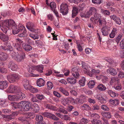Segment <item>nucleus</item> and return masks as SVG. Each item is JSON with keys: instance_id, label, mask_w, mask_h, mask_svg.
Returning a JSON list of instances; mask_svg holds the SVG:
<instances>
[{"instance_id": "nucleus-1", "label": "nucleus", "mask_w": 124, "mask_h": 124, "mask_svg": "<svg viewBox=\"0 0 124 124\" xmlns=\"http://www.w3.org/2000/svg\"><path fill=\"white\" fill-rule=\"evenodd\" d=\"M96 11L97 10L96 8L94 7H91L89 11L87 12L89 17L93 13H95L94 17H92L90 18L91 21L94 24H98L99 23L100 25L105 24L106 23V18L103 17L99 14L96 13Z\"/></svg>"}, {"instance_id": "nucleus-2", "label": "nucleus", "mask_w": 124, "mask_h": 124, "mask_svg": "<svg viewBox=\"0 0 124 124\" xmlns=\"http://www.w3.org/2000/svg\"><path fill=\"white\" fill-rule=\"evenodd\" d=\"M11 105L13 109L20 108L24 111H28L31 108V103L28 101H22L19 103L14 102L11 103Z\"/></svg>"}, {"instance_id": "nucleus-3", "label": "nucleus", "mask_w": 124, "mask_h": 124, "mask_svg": "<svg viewBox=\"0 0 124 124\" xmlns=\"http://www.w3.org/2000/svg\"><path fill=\"white\" fill-rule=\"evenodd\" d=\"M12 24H15V23L13 20L11 19L5 20L2 22L0 24L1 29L4 33H6L9 27H11Z\"/></svg>"}, {"instance_id": "nucleus-4", "label": "nucleus", "mask_w": 124, "mask_h": 124, "mask_svg": "<svg viewBox=\"0 0 124 124\" xmlns=\"http://www.w3.org/2000/svg\"><path fill=\"white\" fill-rule=\"evenodd\" d=\"M16 95H8V99L10 101H17L19 99L25 98L24 94L22 92H20L16 93Z\"/></svg>"}, {"instance_id": "nucleus-5", "label": "nucleus", "mask_w": 124, "mask_h": 124, "mask_svg": "<svg viewBox=\"0 0 124 124\" xmlns=\"http://www.w3.org/2000/svg\"><path fill=\"white\" fill-rule=\"evenodd\" d=\"M20 76L17 74H13L7 76V79L10 83H14L19 79Z\"/></svg>"}, {"instance_id": "nucleus-6", "label": "nucleus", "mask_w": 124, "mask_h": 124, "mask_svg": "<svg viewBox=\"0 0 124 124\" xmlns=\"http://www.w3.org/2000/svg\"><path fill=\"white\" fill-rule=\"evenodd\" d=\"M7 91L9 93H18L21 91L20 88L17 86H14L11 85L7 89Z\"/></svg>"}, {"instance_id": "nucleus-7", "label": "nucleus", "mask_w": 124, "mask_h": 124, "mask_svg": "<svg viewBox=\"0 0 124 124\" xmlns=\"http://www.w3.org/2000/svg\"><path fill=\"white\" fill-rule=\"evenodd\" d=\"M11 55L13 57L18 61H22L25 57V54L23 53L19 54L17 53L16 54L14 52Z\"/></svg>"}, {"instance_id": "nucleus-8", "label": "nucleus", "mask_w": 124, "mask_h": 124, "mask_svg": "<svg viewBox=\"0 0 124 124\" xmlns=\"http://www.w3.org/2000/svg\"><path fill=\"white\" fill-rule=\"evenodd\" d=\"M68 6L65 3H62L61 5L60 12L63 15L67 14L68 11Z\"/></svg>"}, {"instance_id": "nucleus-9", "label": "nucleus", "mask_w": 124, "mask_h": 124, "mask_svg": "<svg viewBox=\"0 0 124 124\" xmlns=\"http://www.w3.org/2000/svg\"><path fill=\"white\" fill-rule=\"evenodd\" d=\"M15 41L17 43V44L13 42V46L18 51H21L22 48L20 44L22 43L23 41L21 40L18 38L16 39Z\"/></svg>"}, {"instance_id": "nucleus-10", "label": "nucleus", "mask_w": 124, "mask_h": 124, "mask_svg": "<svg viewBox=\"0 0 124 124\" xmlns=\"http://www.w3.org/2000/svg\"><path fill=\"white\" fill-rule=\"evenodd\" d=\"M82 67L84 69V71L86 72V74L88 75L90 77H92V74L90 72V68L89 66L84 62H82Z\"/></svg>"}, {"instance_id": "nucleus-11", "label": "nucleus", "mask_w": 124, "mask_h": 124, "mask_svg": "<svg viewBox=\"0 0 124 124\" xmlns=\"http://www.w3.org/2000/svg\"><path fill=\"white\" fill-rule=\"evenodd\" d=\"M44 116L50 118L54 120L58 121L59 119L57 117L54 115L49 112H44L42 114Z\"/></svg>"}, {"instance_id": "nucleus-12", "label": "nucleus", "mask_w": 124, "mask_h": 124, "mask_svg": "<svg viewBox=\"0 0 124 124\" xmlns=\"http://www.w3.org/2000/svg\"><path fill=\"white\" fill-rule=\"evenodd\" d=\"M18 27L20 31H22V33L18 34L19 36L21 37H24L26 32L25 27L22 25L19 24Z\"/></svg>"}, {"instance_id": "nucleus-13", "label": "nucleus", "mask_w": 124, "mask_h": 124, "mask_svg": "<svg viewBox=\"0 0 124 124\" xmlns=\"http://www.w3.org/2000/svg\"><path fill=\"white\" fill-rule=\"evenodd\" d=\"M2 49L5 50H9L10 51L13 50V48L10 43L8 42H5L3 46H1Z\"/></svg>"}, {"instance_id": "nucleus-14", "label": "nucleus", "mask_w": 124, "mask_h": 124, "mask_svg": "<svg viewBox=\"0 0 124 124\" xmlns=\"http://www.w3.org/2000/svg\"><path fill=\"white\" fill-rule=\"evenodd\" d=\"M110 30V28L109 27L105 26L103 27L102 29V35L104 36L107 35Z\"/></svg>"}, {"instance_id": "nucleus-15", "label": "nucleus", "mask_w": 124, "mask_h": 124, "mask_svg": "<svg viewBox=\"0 0 124 124\" xmlns=\"http://www.w3.org/2000/svg\"><path fill=\"white\" fill-rule=\"evenodd\" d=\"M71 72L73 76L76 78H79V75L78 72V70L75 67L72 68L71 70Z\"/></svg>"}, {"instance_id": "nucleus-16", "label": "nucleus", "mask_w": 124, "mask_h": 124, "mask_svg": "<svg viewBox=\"0 0 124 124\" xmlns=\"http://www.w3.org/2000/svg\"><path fill=\"white\" fill-rule=\"evenodd\" d=\"M8 82L6 81H0V89H4L7 87L8 86Z\"/></svg>"}, {"instance_id": "nucleus-17", "label": "nucleus", "mask_w": 124, "mask_h": 124, "mask_svg": "<svg viewBox=\"0 0 124 124\" xmlns=\"http://www.w3.org/2000/svg\"><path fill=\"white\" fill-rule=\"evenodd\" d=\"M8 55L5 53L0 52V61H5L8 58Z\"/></svg>"}, {"instance_id": "nucleus-18", "label": "nucleus", "mask_w": 124, "mask_h": 124, "mask_svg": "<svg viewBox=\"0 0 124 124\" xmlns=\"http://www.w3.org/2000/svg\"><path fill=\"white\" fill-rule=\"evenodd\" d=\"M96 78L98 80L101 79V81L103 83H106L108 80V78L107 77L103 75H101L99 76H96Z\"/></svg>"}, {"instance_id": "nucleus-19", "label": "nucleus", "mask_w": 124, "mask_h": 124, "mask_svg": "<svg viewBox=\"0 0 124 124\" xmlns=\"http://www.w3.org/2000/svg\"><path fill=\"white\" fill-rule=\"evenodd\" d=\"M15 25L12 24L11 27L13 33L14 34H16L18 33L20 31V30L18 27H17L15 23Z\"/></svg>"}, {"instance_id": "nucleus-20", "label": "nucleus", "mask_w": 124, "mask_h": 124, "mask_svg": "<svg viewBox=\"0 0 124 124\" xmlns=\"http://www.w3.org/2000/svg\"><path fill=\"white\" fill-rule=\"evenodd\" d=\"M107 72L109 74L113 76L116 75L117 74L116 70L111 68H110L107 69Z\"/></svg>"}, {"instance_id": "nucleus-21", "label": "nucleus", "mask_w": 124, "mask_h": 124, "mask_svg": "<svg viewBox=\"0 0 124 124\" xmlns=\"http://www.w3.org/2000/svg\"><path fill=\"white\" fill-rule=\"evenodd\" d=\"M8 66V67L13 71H16L18 68L17 65L12 62H9Z\"/></svg>"}, {"instance_id": "nucleus-22", "label": "nucleus", "mask_w": 124, "mask_h": 124, "mask_svg": "<svg viewBox=\"0 0 124 124\" xmlns=\"http://www.w3.org/2000/svg\"><path fill=\"white\" fill-rule=\"evenodd\" d=\"M46 4L48 5L50 4V6L52 10H54L56 8V4L53 2H51L50 0H46Z\"/></svg>"}, {"instance_id": "nucleus-23", "label": "nucleus", "mask_w": 124, "mask_h": 124, "mask_svg": "<svg viewBox=\"0 0 124 124\" xmlns=\"http://www.w3.org/2000/svg\"><path fill=\"white\" fill-rule=\"evenodd\" d=\"M45 84V81L42 78H40L37 81V85L39 87H41L44 86V85Z\"/></svg>"}, {"instance_id": "nucleus-24", "label": "nucleus", "mask_w": 124, "mask_h": 124, "mask_svg": "<svg viewBox=\"0 0 124 124\" xmlns=\"http://www.w3.org/2000/svg\"><path fill=\"white\" fill-rule=\"evenodd\" d=\"M34 69H35V67L33 66H29L28 70L29 72L31 74L30 75V76L33 77L38 76V75H35L33 73V72L34 71Z\"/></svg>"}, {"instance_id": "nucleus-25", "label": "nucleus", "mask_w": 124, "mask_h": 124, "mask_svg": "<svg viewBox=\"0 0 124 124\" xmlns=\"http://www.w3.org/2000/svg\"><path fill=\"white\" fill-rule=\"evenodd\" d=\"M34 24L32 22H28L26 25V27L30 31H34L35 29L33 27Z\"/></svg>"}, {"instance_id": "nucleus-26", "label": "nucleus", "mask_w": 124, "mask_h": 124, "mask_svg": "<svg viewBox=\"0 0 124 124\" xmlns=\"http://www.w3.org/2000/svg\"><path fill=\"white\" fill-rule=\"evenodd\" d=\"M23 84L25 89L27 90L31 86L30 85V82L26 79H24L23 81Z\"/></svg>"}, {"instance_id": "nucleus-27", "label": "nucleus", "mask_w": 124, "mask_h": 124, "mask_svg": "<svg viewBox=\"0 0 124 124\" xmlns=\"http://www.w3.org/2000/svg\"><path fill=\"white\" fill-rule=\"evenodd\" d=\"M101 114L103 117L107 118L110 119L112 116L111 113L109 112L103 111L101 112Z\"/></svg>"}, {"instance_id": "nucleus-28", "label": "nucleus", "mask_w": 124, "mask_h": 124, "mask_svg": "<svg viewBox=\"0 0 124 124\" xmlns=\"http://www.w3.org/2000/svg\"><path fill=\"white\" fill-rule=\"evenodd\" d=\"M71 102L73 105H78L82 103V102L79 98H77L75 99L72 98L71 100Z\"/></svg>"}, {"instance_id": "nucleus-29", "label": "nucleus", "mask_w": 124, "mask_h": 124, "mask_svg": "<svg viewBox=\"0 0 124 124\" xmlns=\"http://www.w3.org/2000/svg\"><path fill=\"white\" fill-rule=\"evenodd\" d=\"M22 46L23 49L26 51H30L32 49L31 46L28 44H23Z\"/></svg>"}, {"instance_id": "nucleus-30", "label": "nucleus", "mask_w": 124, "mask_h": 124, "mask_svg": "<svg viewBox=\"0 0 124 124\" xmlns=\"http://www.w3.org/2000/svg\"><path fill=\"white\" fill-rule=\"evenodd\" d=\"M67 80L68 83L71 85L75 84L77 81L76 79L72 77L67 78Z\"/></svg>"}, {"instance_id": "nucleus-31", "label": "nucleus", "mask_w": 124, "mask_h": 124, "mask_svg": "<svg viewBox=\"0 0 124 124\" xmlns=\"http://www.w3.org/2000/svg\"><path fill=\"white\" fill-rule=\"evenodd\" d=\"M117 33L116 28H114L113 29L111 32L109 34V37L111 38L114 37Z\"/></svg>"}, {"instance_id": "nucleus-32", "label": "nucleus", "mask_w": 124, "mask_h": 124, "mask_svg": "<svg viewBox=\"0 0 124 124\" xmlns=\"http://www.w3.org/2000/svg\"><path fill=\"white\" fill-rule=\"evenodd\" d=\"M35 69L39 73H41L43 72V67L42 65H39L35 66Z\"/></svg>"}, {"instance_id": "nucleus-33", "label": "nucleus", "mask_w": 124, "mask_h": 124, "mask_svg": "<svg viewBox=\"0 0 124 124\" xmlns=\"http://www.w3.org/2000/svg\"><path fill=\"white\" fill-rule=\"evenodd\" d=\"M19 120L22 122L25 121L26 124H30V122L26 116H24L22 117H20L19 118Z\"/></svg>"}, {"instance_id": "nucleus-34", "label": "nucleus", "mask_w": 124, "mask_h": 124, "mask_svg": "<svg viewBox=\"0 0 124 124\" xmlns=\"http://www.w3.org/2000/svg\"><path fill=\"white\" fill-rule=\"evenodd\" d=\"M45 106L46 108L48 109L54 111L57 110V108L56 107L52 106L51 104H46L45 105Z\"/></svg>"}, {"instance_id": "nucleus-35", "label": "nucleus", "mask_w": 124, "mask_h": 124, "mask_svg": "<svg viewBox=\"0 0 124 124\" xmlns=\"http://www.w3.org/2000/svg\"><path fill=\"white\" fill-rule=\"evenodd\" d=\"M78 10L77 8L75 7L73 8L72 10V17H75L78 13Z\"/></svg>"}, {"instance_id": "nucleus-36", "label": "nucleus", "mask_w": 124, "mask_h": 124, "mask_svg": "<svg viewBox=\"0 0 124 124\" xmlns=\"http://www.w3.org/2000/svg\"><path fill=\"white\" fill-rule=\"evenodd\" d=\"M97 88L98 90L101 91H105L106 89V86L102 84H99L97 86Z\"/></svg>"}, {"instance_id": "nucleus-37", "label": "nucleus", "mask_w": 124, "mask_h": 124, "mask_svg": "<svg viewBox=\"0 0 124 124\" xmlns=\"http://www.w3.org/2000/svg\"><path fill=\"white\" fill-rule=\"evenodd\" d=\"M32 108L35 112L36 113L39 111L40 109L38 105L35 103H34L32 105Z\"/></svg>"}, {"instance_id": "nucleus-38", "label": "nucleus", "mask_w": 124, "mask_h": 124, "mask_svg": "<svg viewBox=\"0 0 124 124\" xmlns=\"http://www.w3.org/2000/svg\"><path fill=\"white\" fill-rule=\"evenodd\" d=\"M86 79L84 77H83L78 81L80 85L82 86H84L85 85Z\"/></svg>"}, {"instance_id": "nucleus-39", "label": "nucleus", "mask_w": 124, "mask_h": 124, "mask_svg": "<svg viewBox=\"0 0 124 124\" xmlns=\"http://www.w3.org/2000/svg\"><path fill=\"white\" fill-rule=\"evenodd\" d=\"M95 84V82L94 80L90 81L88 84V87L90 88H93Z\"/></svg>"}, {"instance_id": "nucleus-40", "label": "nucleus", "mask_w": 124, "mask_h": 124, "mask_svg": "<svg viewBox=\"0 0 124 124\" xmlns=\"http://www.w3.org/2000/svg\"><path fill=\"white\" fill-rule=\"evenodd\" d=\"M109 102L111 104L114 106H116L118 104V101L117 99H110L109 100Z\"/></svg>"}, {"instance_id": "nucleus-41", "label": "nucleus", "mask_w": 124, "mask_h": 124, "mask_svg": "<svg viewBox=\"0 0 124 124\" xmlns=\"http://www.w3.org/2000/svg\"><path fill=\"white\" fill-rule=\"evenodd\" d=\"M36 119L38 122H42L43 120V117L41 115H36Z\"/></svg>"}, {"instance_id": "nucleus-42", "label": "nucleus", "mask_w": 124, "mask_h": 124, "mask_svg": "<svg viewBox=\"0 0 124 124\" xmlns=\"http://www.w3.org/2000/svg\"><path fill=\"white\" fill-rule=\"evenodd\" d=\"M107 92L109 95L112 97H115L118 95V94H116L114 92L111 90H109L107 91Z\"/></svg>"}, {"instance_id": "nucleus-43", "label": "nucleus", "mask_w": 124, "mask_h": 124, "mask_svg": "<svg viewBox=\"0 0 124 124\" xmlns=\"http://www.w3.org/2000/svg\"><path fill=\"white\" fill-rule=\"evenodd\" d=\"M94 97L100 101H106L105 99L102 97V95L101 94L96 95L94 96Z\"/></svg>"}, {"instance_id": "nucleus-44", "label": "nucleus", "mask_w": 124, "mask_h": 124, "mask_svg": "<svg viewBox=\"0 0 124 124\" xmlns=\"http://www.w3.org/2000/svg\"><path fill=\"white\" fill-rule=\"evenodd\" d=\"M28 90H29L32 93H37L39 92V90L38 89L34 88L31 86Z\"/></svg>"}, {"instance_id": "nucleus-45", "label": "nucleus", "mask_w": 124, "mask_h": 124, "mask_svg": "<svg viewBox=\"0 0 124 124\" xmlns=\"http://www.w3.org/2000/svg\"><path fill=\"white\" fill-rule=\"evenodd\" d=\"M2 116L3 118L7 119L8 120H10L13 119V116L12 115H1Z\"/></svg>"}, {"instance_id": "nucleus-46", "label": "nucleus", "mask_w": 124, "mask_h": 124, "mask_svg": "<svg viewBox=\"0 0 124 124\" xmlns=\"http://www.w3.org/2000/svg\"><path fill=\"white\" fill-rule=\"evenodd\" d=\"M101 108L104 111H108L109 109L107 106L105 105H102L101 106Z\"/></svg>"}, {"instance_id": "nucleus-47", "label": "nucleus", "mask_w": 124, "mask_h": 124, "mask_svg": "<svg viewBox=\"0 0 124 124\" xmlns=\"http://www.w3.org/2000/svg\"><path fill=\"white\" fill-rule=\"evenodd\" d=\"M105 60L108 62L109 63L112 65L114 64V61L111 59L109 58H105Z\"/></svg>"}, {"instance_id": "nucleus-48", "label": "nucleus", "mask_w": 124, "mask_h": 124, "mask_svg": "<svg viewBox=\"0 0 124 124\" xmlns=\"http://www.w3.org/2000/svg\"><path fill=\"white\" fill-rule=\"evenodd\" d=\"M47 88L49 89H51L53 87V83L50 81H48L47 83Z\"/></svg>"}, {"instance_id": "nucleus-49", "label": "nucleus", "mask_w": 124, "mask_h": 124, "mask_svg": "<svg viewBox=\"0 0 124 124\" xmlns=\"http://www.w3.org/2000/svg\"><path fill=\"white\" fill-rule=\"evenodd\" d=\"M57 110H56V111H58L60 112H62L64 114H67L68 113L67 111L63 109H62L61 108H57Z\"/></svg>"}, {"instance_id": "nucleus-50", "label": "nucleus", "mask_w": 124, "mask_h": 124, "mask_svg": "<svg viewBox=\"0 0 124 124\" xmlns=\"http://www.w3.org/2000/svg\"><path fill=\"white\" fill-rule=\"evenodd\" d=\"M36 97L39 100H42L44 98V96L42 94H39L36 95Z\"/></svg>"}, {"instance_id": "nucleus-51", "label": "nucleus", "mask_w": 124, "mask_h": 124, "mask_svg": "<svg viewBox=\"0 0 124 124\" xmlns=\"http://www.w3.org/2000/svg\"><path fill=\"white\" fill-rule=\"evenodd\" d=\"M101 12L105 15H109L110 14V12L108 10L102 9Z\"/></svg>"}, {"instance_id": "nucleus-52", "label": "nucleus", "mask_w": 124, "mask_h": 124, "mask_svg": "<svg viewBox=\"0 0 124 124\" xmlns=\"http://www.w3.org/2000/svg\"><path fill=\"white\" fill-rule=\"evenodd\" d=\"M88 122V120L87 119L83 118L81 120L80 123L82 124H85L87 123Z\"/></svg>"}, {"instance_id": "nucleus-53", "label": "nucleus", "mask_w": 124, "mask_h": 124, "mask_svg": "<svg viewBox=\"0 0 124 124\" xmlns=\"http://www.w3.org/2000/svg\"><path fill=\"white\" fill-rule=\"evenodd\" d=\"M114 88L116 90L120 91L122 89L121 85L120 84H118L114 87Z\"/></svg>"}, {"instance_id": "nucleus-54", "label": "nucleus", "mask_w": 124, "mask_h": 124, "mask_svg": "<svg viewBox=\"0 0 124 124\" xmlns=\"http://www.w3.org/2000/svg\"><path fill=\"white\" fill-rule=\"evenodd\" d=\"M81 108L83 109L88 110L89 109L90 107L89 105L85 104L81 106Z\"/></svg>"}, {"instance_id": "nucleus-55", "label": "nucleus", "mask_w": 124, "mask_h": 124, "mask_svg": "<svg viewBox=\"0 0 124 124\" xmlns=\"http://www.w3.org/2000/svg\"><path fill=\"white\" fill-rule=\"evenodd\" d=\"M33 113H28L27 116L26 117H27L28 121L30 122L31 119L33 118L34 117V116L32 115Z\"/></svg>"}, {"instance_id": "nucleus-56", "label": "nucleus", "mask_w": 124, "mask_h": 124, "mask_svg": "<svg viewBox=\"0 0 124 124\" xmlns=\"http://www.w3.org/2000/svg\"><path fill=\"white\" fill-rule=\"evenodd\" d=\"M29 36L32 38L34 39H39V37L37 35H33L31 34H29Z\"/></svg>"}, {"instance_id": "nucleus-57", "label": "nucleus", "mask_w": 124, "mask_h": 124, "mask_svg": "<svg viewBox=\"0 0 124 124\" xmlns=\"http://www.w3.org/2000/svg\"><path fill=\"white\" fill-rule=\"evenodd\" d=\"M69 102V101L67 99H64L62 100V103L64 106H66Z\"/></svg>"}, {"instance_id": "nucleus-58", "label": "nucleus", "mask_w": 124, "mask_h": 124, "mask_svg": "<svg viewBox=\"0 0 124 124\" xmlns=\"http://www.w3.org/2000/svg\"><path fill=\"white\" fill-rule=\"evenodd\" d=\"M62 118V119H63L66 121L70 120V117L68 115H63Z\"/></svg>"}, {"instance_id": "nucleus-59", "label": "nucleus", "mask_w": 124, "mask_h": 124, "mask_svg": "<svg viewBox=\"0 0 124 124\" xmlns=\"http://www.w3.org/2000/svg\"><path fill=\"white\" fill-rule=\"evenodd\" d=\"M91 74H92V77L93 76V75L94 73L96 74H98L100 72V71L99 70H96L95 69H93L91 70V71L90 72Z\"/></svg>"}, {"instance_id": "nucleus-60", "label": "nucleus", "mask_w": 124, "mask_h": 124, "mask_svg": "<svg viewBox=\"0 0 124 124\" xmlns=\"http://www.w3.org/2000/svg\"><path fill=\"white\" fill-rule=\"evenodd\" d=\"M122 37V34H119L116 38V40L117 43H119Z\"/></svg>"}, {"instance_id": "nucleus-61", "label": "nucleus", "mask_w": 124, "mask_h": 124, "mask_svg": "<svg viewBox=\"0 0 124 124\" xmlns=\"http://www.w3.org/2000/svg\"><path fill=\"white\" fill-rule=\"evenodd\" d=\"M80 16L81 17H88L89 16L87 14V12L85 14L83 12H81L80 14Z\"/></svg>"}, {"instance_id": "nucleus-62", "label": "nucleus", "mask_w": 124, "mask_h": 124, "mask_svg": "<svg viewBox=\"0 0 124 124\" xmlns=\"http://www.w3.org/2000/svg\"><path fill=\"white\" fill-rule=\"evenodd\" d=\"M53 93L54 96L58 97L60 98L62 97V95L56 91H54Z\"/></svg>"}, {"instance_id": "nucleus-63", "label": "nucleus", "mask_w": 124, "mask_h": 124, "mask_svg": "<svg viewBox=\"0 0 124 124\" xmlns=\"http://www.w3.org/2000/svg\"><path fill=\"white\" fill-rule=\"evenodd\" d=\"M3 36L1 39V40L3 41H7L8 40L9 37L8 36L4 34Z\"/></svg>"}, {"instance_id": "nucleus-64", "label": "nucleus", "mask_w": 124, "mask_h": 124, "mask_svg": "<svg viewBox=\"0 0 124 124\" xmlns=\"http://www.w3.org/2000/svg\"><path fill=\"white\" fill-rule=\"evenodd\" d=\"M120 46L121 48L124 49V39H123L120 42Z\"/></svg>"}]
</instances>
